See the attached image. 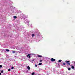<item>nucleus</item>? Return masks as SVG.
<instances>
[{"mask_svg":"<svg viewBox=\"0 0 75 75\" xmlns=\"http://www.w3.org/2000/svg\"><path fill=\"white\" fill-rule=\"evenodd\" d=\"M34 36H35V35H34V34H32V37H34Z\"/></svg>","mask_w":75,"mask_h":75,"instance_id":"nucleus-7","label":"nucleus"},{"mask_svg":"<svg viewBox=\"0 0 75 75\" xmlns=\"http://www.w3.org/2000/svg\"><path fill=\"white\" fill-rule=\"evenodd\" d=\"M62 61V60H59L58 61V62H61V61Z\"/></svg>","mask_w":75,"mask_h":75,"instance_id":"nucleus-9","label":"nucleus"},{"mask_svg":"<svg viewBox=\"0 0 75 75\" xmlns=\"http://www.w3.org/2000/svg\"><path fill=\"white\" fill-rule=\"evenodd\" d=\"M27 68H28V70H30V67L28 66L27 67Z\"/></svg>","mask_w":75,"mask_h":75,"instance_id":"nucleus-4","label":"nucleus"},{"mask_svg":"<svg viewBox=\"0 0 75 75\" xmlns=\"http://www.w3.org/2000/svg\"><path fill=\"white\" fill-rule=\"evenodd\" d=\"M30 55H31V54H28L27 56V57H29V58H31V57L30 56Z\"/></svg>","mask_w":75,"mask_h":75,"instance_id":"nucleus-3","label":"nucleus"},{"mask_svg":"<svg viewBox=\"0 0 75 75\" xmlns=\"http://www.w3.org/2000/svg\"><path fill=\"white\" fill-rule=\"evenodd\" d=\"M42 65V63H40L39 64H38V65Z\"/></svg>","mask_w":75,"mask_h":75,"instance_id":"nucleus-11","label":"nucleus"},{"mask_svg":"<svg viewBox=\"0 0 75 75\" xmlns=\"http://www.w3.org/2000/svg\"><path fill=\"white\" fill-rule=\"evenodd\" d=\"M1 75V73H0V75Z\"/></svg>","mask_w":75,"mask_h":75,"instance_id":"nucleus-21","label":"nucleus"},{"mask_svg":"<svg viewBox=\"0 0 75 75\" xmlns=\"http://www.w3.org/2000/svg\"><path fill=\"white\" fill-rule=\"evenodd\" d=\"M11 70L10 69H8V71H10Z\"/></svg>","mask_w":75,"mask_h":75,"instance_id":"nucleus-18","label":"nucleus"},{"mask_svg":"<svg viewBox=\"0 0 75 75\" xmlns=\"http://www.w3.org/2000/svg\"><path fill=\"white\" fill-rule=\"evenodd\" d=\"M71 68H72V69H74V66H72V65H71Z\"/></svg>","mask_w":75,"mask_h":75,"instance_id":"nucleus-5","label":"nucleus"},{"mask_svg":"<svg viewBox=\"0 0 75 75\" xmlns=\"http://www.w3.org/2000/svg\"><path fill=\"white\" fill-rule=\"evenodd\" d=\"M38 57L41 58V57H42V56L38 55Z\"/></svg>","mask_w":75,"mask_h":75,"instance_id":"nucleus-6","label":"nucleus"},{"mask_svg":"<svg viewBox=\"0 0 75 75\" xmlns=\"http://www.w3.org/2000/svg\"><path fill=\"white\" fill-rule=\"evenodd\" d=\"M15 52H16L15 51H14V50L12 51V53H13V54H14Z\"/></svg>","mask_w":75,"mask_h":75,"instance_id":"nucleus-8","label":"nucleus"},{"mask_svg":"<svg viewBox=\"0 0 75 75\" xmlns=\"http://www.w3.org/2000/svg\"><path fill=\"white\" fill-rule=\"evenodd\" d=\"M51 61H55V59L53 58H52L51 59Z\"/></svg>","mask_w":75,"mask_h":75,"instance_id":"nucleus-2","label":"nucleus"},{"mask_svg":"<svg viewBox=\"0 0 75 75\" xmlns=\"http://www.w3.org/2000/svg\"><path fill=\"white\" fill-rule=\"evenodd\" d=\"M0 68H2V65H0Z\"/></svg>","mask_w":75,"mask_h":75,"instance_id":"nucleus-17","label":"nucleus"},{"mask_svg":"<svg viewBox=\"0 0 75 75\" xmlns=\"http://www.w3.org/2000/svg\"><path fill=\"white\" fill-rule=\"evenodd\" d=\"M35 67H37V65H35Z\"/></svg>","mask_w":75,"mask_h":75,"instance_id":"nucleus-20","label":"nucleus"},{"mask_svg":"<svg viewBox=\"0 0 75 75\" xmlns=\"http://www.w3.org/2000/svg\"><path fill=\"white\" fill-rule=\"evenodd\" d=\"M32 61H34V59H33V60H32Z\"/></svg>","mask_w":75,"mask_h":75,"instance_id":"nucleus-22","label":"nucleus"},{"mask_svg":"<svg viewBox=\"0 0 75 75\" xmlns=\"http://www.w3.org/2000/svg\"><path fill=\"white\" fill-rule=\"evenodd\" d=\"M40 62H42V60H40Z\"/></svg>","mask_w":75,"mask_h":75,"instance_id":"nucleus-19","label":"nucleus"},{"mask_svg":"<svg viewBox=\"0 0 75 75\" xmlns=\"http://www.w3.org/2000/svg\"><path fill=\"white\" fill-rule=\"evenodd\" d=\"M63 65H66L65 63H63Z\"/></svg>","mask_w":75,"mask_h":75,"instance_id":"nucleus-14","label":"nucleus"},{"mask_svg":"<svg viewBox=\"0 0 75 75\" xmlns=\"http://www.w3.org/2000/svg\"><path fill=\"white\" fill-rule=\"evenodd\" d=\"M11 69H14V67H12L11 68Z\"/></svg>","mask_w":75,"mask_h":75,"instance_id":"nucleus-15","label":"nucleus"},{"mask_svg":"<svg viewBox=\"0 0 75 75\" xmlns=\"http://www.w3.org/2000/svg\"><path fill=\"white\" fill-rule=\"evenodd\" d=\"M6 51H7L8 52V51H10V50L8 49H6Z\"/></svg>","mask_w":75,"mask_h":75,"instance_id":"nucleus-10","label":"nucleus"},{"mask_svg":"<svg viewBox=\"0 0 75 75\" xmlns=\"http://www.w3.org/2000/svg\"><path fill=\"white\" fill-rule=\"evenodd\" d=\"M65 62H66V64H67V65H70L71 64L70 63H69V62H70V61H65Z\"/></svg>","mask_w":75,"mask_h":75,"instance_id":"nucleus-1","label":"nucleus"},{"mask_svg":"<svg viewBox=\"0 0 75 75\" xmlns=\"http://www.w3.org/2000/svg\"><path fill=\"white\" fill-rule=\"evenodd\" d=\"M1 73H3V70H2L1 71Z\"/></svg>","mask_w":75,"mask_h":75,"instance_id":"nucleus-16","label":"nucleus"},{"mask_svg":"<svg viewBox=\"0 0 75 75\" xmlns=\"http://www.w3.org/2000/svg\"><path fill=\"white\" fill-rule=\"evenodd\" d=\"M68 70L69 71H70V70H71V68H68Z\"/></svg>","mask_w":75,"mask_h":75,"instance_id":"nucleus-13","label":"nucleus"},{"mask_svg":"<svg viewBox=\"0 0 75 75\" xmlns=\"http://www.w3.org/2000/svg\"><path fill=\"white\" fill-rule=\"evenodd\" d=\"M14 18H17V16H14Z\"/></svg>","mask_w":75,"mask_h":75,"instance_id":"nucleus-12","label":"nucleus"}]
</instances>
